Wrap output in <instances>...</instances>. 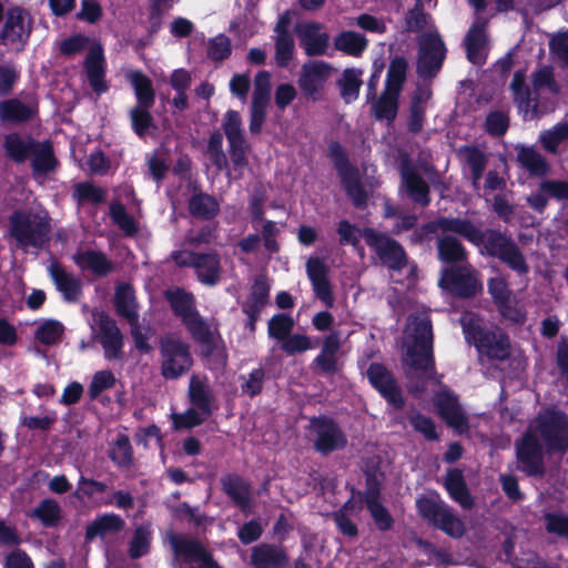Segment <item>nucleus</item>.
I'll list each match as a JSON object with an SVG mask.
<instances>
[{
    "instance_id": "412c9836",
    "label": "nucleus",
    "mask_w": 568,
    "mask_h": 568,
    "mask_svg": "<svg viewBox=\"0 0 568 568\" xmlns=\"http://www.w3.org/2000/svg\"><path fill=\"white\" fill-rule=\"evenodd\" d=\"M221 490L242 513L247 514L252 509V487L248 480L235 473L224 474L220 478Z\"/></svg>"
},
{
    "instance_id": "72a5a7b5",
    "label": "nucleus",
    "mask_w": 568,
    "mask_h": 568,
    "mask_svg": "<svg viewBox=\"0 0 568 568\" xmlns=\"http://www.w3.org/2000/svg\"><path fill=\"white\" fill-rule=\"evenodd\" d=\"M37 114V104H27L17 98L0 101V121L3 123H28L32 121Z\"/></svg>"
},
{
    "instance_id": "c756f323",
    "label": "nucleus",
    "mask_w": 568,
    "mask_h": 568,
    "mask_svg": "<svg viewBox=\"0 0 568 568\" xmlns=\"http://www.w3.org/2000/svg\"><path fill=\"white\" fill-rule=\"evenodd\" d=\"M72 258L80 270L90 271L98 277H105L114 271L113 262L99 250L78 251Z\"/></svg>"
},
{
    "instance_id": "20e7f679",
    "label": "nucleus",
    "mask_w": 568,
    "mask_h": 568,
    "mask_svg": "<svg viewBox=\"0 0 568 568\" xmlns=\"http://www.w3.org/2000/svg\"><path fill=\"white\" fill-rule=\"evenodd\" d=\"M415 505L422 519L434 528L442 530L448 537L459 539L465 535L466 526L464 521L440 498L437 491L419 496Z\"/></svg>"
},
{
    "instance_id": "f257e3e1",
    "label": "nucleus",
    "mask_w": 568,
    "mask_h": 568,
    "mask_svg": "<svg viewBox=\"0 0 568 568\" xmlns=\"http://www.w3.org/2000/svg\"><path fill=\"white\" fill-rule=\"evenodd\" d=\"M437 224L443 233L462 236L475 246H481V254L499 260L517 275H527L529 265L516 241L498 229H478L469 219L438 216Z\"/></svg>"
},
{
    "instance_id": "c85d7f7f",
    "label": "nucleus",
    "mask_w": 568,
    "mask_h": 568,
    "mask_svg": "<svg viewBox=\"0 0 568 568\" xmlns=\"http://www.w3.org/2000/svg\"><path fill=\"white\" fill-rule=\"evenodd\" d=\"M437 258L448 266L468 264V251L462 241L453 235L445 234L436 242Z\"/></svg>"
},
{
    "instance_id": "7ed1b4c3",
    "label": "nucleus",
    "mask_w": 568,
    "mask_h": 568,
    "mask_svg": "<svg viewBox=\"0 0 568 568\" xmlns=\"http://www.w3.org/2000/svg\"><path fill=\"white\" fill-rule=\"evenodd\" d=\"M327 158L353 206L365 209L368 203V193L363 184L361 171L356 164L352 163L346 148L338 141H331L327 144Z\"/></svg>"
},
{
    "instance_id": "37998d69",
    "label": "nucleus",
    "mask_w": 568,
    "mask_h": 568,
    "mask_svg": "<svg viewBox=\"0 0 568 568\" xmlns=\"http://www.w3.org/2000/svg\"><path fill=\"white\" fill-rule=\"evenodd\" d=\"M29 516L38 519L45 528H55L62 520V508L55 499L44 498Z\"/></svg>"
},
{
    "instance_id": "4468645a",
    "label": "nucleus",
    "mask_w": 568,
    "mask_h": 568,
    "mask_svg": "<svg viewBox=\"0 0 568 568\" xmlns=\"http://www.w3.org/2000/svg\"><path fill=\"white\" fill-rule=\"evenodd\" d=\"M366 377L372 387L394 409H402L405 406L402 388L394 374L384 364L371 363L366 371Z\"/></svg>"
},
{
    "instance_id": "473e14b6",
    "label": "nucleus",
    "mask_w": 568,
    "mask_h": 568,
    "mask_svg": "<svg viewBox=\"0 0 568 568\" xmlns=\"http://www.w3.org/2000/svg\"><path fill=\"white\" fill-rule=\"evenodd\" d=\"M113 305L119 317L124 318L129 324L138 322L139 305L133 286L129 283H121L116 286Z\"/></svg>"
},
{
    "instance_id": "603ef678",
    "label": "nucleus",
    "mask_w": 568,
    "mask_h": 568,
    "mask_svg": "<svg viewBox=\"0 0 568 568\" xmlns=\"http://www.w3.org/2000/svg\"><path fill=\"white\" fill-rule=\"evenodd\" d=\"M239 379L242 381V395L254 398L263 392L266 372L263 367H257L252 369L247 375H240Z\"/></svg>"
},
{
    "instance_id": "6ab92c4d",
    "label": "nucleus",
    "mask_w": 568,
    "mask_h": 568,
    "mask_svg": "<svg viewBox=\"0 0 568 568\" xmlns=\"http://www.w3.org/2000/svg\"><path fill=\"white\" fill-rule=\"evenodd\" d=\"M28 12L21 7L9 8L3 12L4 22L0 31V43L3 45L20 44L22 48L31 34L30 23L26 24Z\"/></svg>"
},
{
    "instance_id": "c9c22d12",
    "label": "nucleus",
    "mask_w": 568,
    "mask_h": 568,
    "mask_svg": "<svg viewBox=\"0 0 568 568\" xmlns=\"http://www.w3.org/2000/svg\"><path fill=\"white\" fill-rule=\"evenodd\" d=\"M193 268L199 282L204 285L214 286L221 280V258L216 251L199 252Z\"/></svg>"
},
{
    "instance_id": "774afa93",
    "label": "nucleus",
    "mask_w": 568,
    "mask_h": 568,
    "mask_svg": "<svg viewBox=\"0 0 568 568\" xmlns=\"http://www.w3.org/2000/svg\"><path fill=\"white\" fill-rule=\"evenodd\" d=\"M209 417L197 408L190 407L184 413L173 414L172 420L175 429H191L203 424Z\"/></svg>"
},
{
    "instance_id": "dca6fc26",
    "label": "nucleus",
    "mask_w": 568,
    "mask_h": 568,
    "mask_svg": "<svg viewBox=\"0 0 568 568\" xmlns=\"http://www.w3.org/2000/svg\"><path fill=\"white\" fill-rule=\"evenodd\" d=\"M169 541L176 557L183 558L185 562H199L202 566L191 568H222L212 551L200 539L171 534Z\"/></svg>"
},
{
    "instance_id": "a19ab883",
    "label": "nucleus",
    "mask_w": 568,
    "mask_h": 568,
    "mask_svg": "<svg viewBox=\"0 0 568 568\" xmlns=\"http://www.w3.org/2000/svg\"><path fill=\"white\" fill-rule=\"evenodd\" d=\"M517 162L528 171L529 175L542 178L549 173L547 160L532 146H517Z\"/></svg>"
},
{
    "instance_id": "393cba45",
    "label": "nucleus",
    "mask_w": 568,
    "mask_h": 568,
    "mask_svg": "<svg viewBox=\"0 0 568 568\" xmlns=\"http://www.w3.org/2000/svg\"><path fill=\"white\" fill-rule=\"evenodd\" d=\"M187 189L193 194L187 200L190 215L201 221H212L220 213V203L213 194L203 192L196 182H191Z\"/></svg>"
},
{
    "instance_id": "5fc2aeb1",
    "label": "nucleus",
    "mask_w": 568,
    "mask_h": 568,
    "mask_svg": "<svg viewBox=\"0 0 568 568\" xmlns=\"http://www.w3.org/2000/svg\"><path fill=\"white\" fill-rule=\"evenodd\" d=\"M510 91L514 95V101L520 106L528 108L532 102L531 90L526 84V71L517 70L514 73L513 80L509 85Z\"/></svg>"
},
{
    "instance_id": "bf43d9fd",
    "label": "nucleus",
    "mask_w": 568,
    "mask_h": 568,
    "mask_svg": "<svg viewBox=\"0 0 568 568\" xmlns=\"http://www.w3.org/2000/svg\"><path fill=\"white\" fill-rule=\"evenodd\" d=\"M64 332L63 325L57 320H47L36 331V338L43 345H53L60 342Z\"/></svg>"
},
{
    "instance_id": "e2e57ef3",
    "label": "nucleus",
    "mask_w": 568,
    "mask_h": 568,
    "mask_svg": "<svg viewBox=\"0 0 568 568\" xmlns=\"http://www.w3.org/2000/svg\"><path fill=\"white\" fill-rule=\"evenodd\" d=\"M275 62L280 68H287L294 57L295 43L293 37L276 36L274 39Z\"/></svg>"
},
{
    "instance_id": "9b49d317",
    "label": "nucleus",
    "mask_w": 568,
    "mask_h": 568,
    "mask_svg": "<svg viewBox=\"0 0 568 568\" xmlns=\"http://www.w3.org/2000/svg\"><path fill=\"white\" fill-rule=\"evenodd\" d=\"M537 429L550 453L568 450V415L562 410H549L537 420Z\"/></svg>"
},
{
    "instance_id": "de8ad7c7",
    "label": "nucleus",
    "mask_w": 568,
    "mask_h": 568,
    "mask_svg": "<svg viewBox=\"0 0 568 568\" xmlns=\"http://www.w3.org/2000/svg\"><path fill=\"white\" fill-rule=\"evenodd\" d=\"M221 343L222 347H219L214 335L209 343H199L202 358L211 371H223L227 366L229 355L222 339Z\"/></svg>"
},
{
    "instance_id": "49530a36",
    "label": "nucleus",
    "mask_w": 568,
    "mask_h": 568,
    "mask_svg": "<svg viewBox=\"0 0 568 568\" xmlns=\"http://www.w3.org/2000/svg\"><path fill=\"white\" fill-rule=\"evenodd\" d=\"M408 62L405 57L396 55L390 60L387 69L385 90L402 93L407 79Z\"/></svg>"
},
{
    "instance_id": "2f4dec72",
    "label": "nucleus",
    "mask_w": 568,
    "mask_h": 568,
    "mask_svg": "<svg viewBox=\"0 0 568 568\" xmlns=\"http://www.w3.org/2000/svg\"><path fill=\"white\" fill-rule=\"evenodd\" d=\"M435 405L438 414L448 426L454 428L467 426V417L458 402V397L454 393L449 390L440 392L437 395Z\"/></svg>"
},
{
    "instance_id": "864d4df0",
    "label": "nucleus",
    "mask_w": 568,
    "mask_h": 568,
    "mask_svg": "<svg viewBox=\"0 0 568 568\" xmlns=\"http://www.w3.org/2000/svg\"><path fill=\"white\" fill-rule=\"evenodd\" d=\"M111 460L122 468H129L133 463V449L126 435H119L110 452Z\"/></svg>"
},
{
    "instance_id": "13d9d810",
    "label": "nucleus",
    "mask_w": 568,
    "mask_h": 568,
    "mask_svg": "<svg viewBox=\"0 0 568 568\" xmlns=\"http://www.w3.org/2000/svg\"><path fill=\"white\" fill-rule=\"evenodd\" d=\"M294 327V320L284 313H277L268 321L267 333L268 336L282 342L287 337Z\"/></svg>"
},
{
    "instance_id": "69168bd1",
    "label": "nucleus",
    "mask_w": 568,
    "mask_h": 568,
    "mask_svg": "<svg viewBox=\"0 0 568 568\" xmlns=\"http://www.w3.org/2000/svg\"><path fill=\"white\" fill-rule=\"evenodd\" d=\"M509 129V116L503 111H490L486 115L485 130L490 136L500 138Z\"/></svg>"
},
{
    "instance_id": "a211bd4d",
    "label": "nucleus",
    "mask_w": 568,
    "mask_h": 568,
    "mask_svg": "<svg viewBox=\"0 0 568 568\" xmlns=\"http://www.w3.org/2000/svg\"><path fill=\"white\" fill-rule=\"evenodd\" d=\"M342 347L339 333L331 332L323 338L317 356L311 362L310 369L318 376H334L342 371L343 363L338 358Z\"/></svg>"
},
{
    "instance_id": "2eb2a0df",
    "label": "nucleus",
    "mask_w": 568,
    "mask_h": 568,
    "mask_svg": "<svg viewBox=\"0 0 568 568\" xmlns=\"http://www.w3.org/2000/svg\"><path fill=\"white\" fill-rule=\"evenodd\" d=\"M516 456L521 464L520 469L528 476H545L544 447L535 432L528 429L524 433L523 437L516 442Z\"/></svg>"
},
{
    "instance_id": "58836bf2",
    "label": "nucleus",
    "mask_w": 568,
    "mask_h": 568,
    "mask_svg": "<svg viewBox=\"0 0 568 568\" xmlns=\"http://www.w3.org/2000/svg\"><path fill=\"white\" fill-rule=\"evenodd\" d=\"M165 298L173 314L181 318L182 323L195 315L199 311L195 308L194 295L184 288L178 287L165 292Z\"/></svg>"
},
{
    "instance_id": "338daca9",
    "label": "nucleus",
    "mask_w": 568,
    "mask_h": 568,
    "mask_svg": "<svg viewBox=\"0 0 568 568\" xmlns=\"http://www.w3.org/2000/svg\"><path fill=\"white\" fill-rule=\"evenodd\" d=\"M222 128H223L224 134H225L229 143L245 140V136H244V133L242 130L241 115L237 111L229 110L225 113Z\"/></svg>"
},
{
    "instance_id": "cd10ccee",
    "label": "nucleus",
    "mask_w": 568,
    "mask_h": 568,
    "mask_svg": "<svg viewBox=\"0 0 568 568\" xmlns=\"http://www.w3.org/2000/svg\"><path fill=\"white\" fill-rule=\"evenodd\" d=\"M49 274L64 301L69 303L79 301L82 295V284L77 276L68 273L57 261L52 262L49 266Z\"/></svg>"
},
{
    "instance_id": "f704fd0d",
    "label": "nucleus",
    "mask_w": 568,
    "mask_h": 568,
    "mask_svg": "<svg viewBox=\"0 0 568 568\" xmlns=\"http://www.w3.org/2000/svg\"><path fill=\"white\" fill-rule=\"evenodd\" d=\"M444 487L449 497L460 505L462 508L470 510L475 506L474 498L468 489L463 471L459 468H452L447 471Z\"/></svg>"
},
{
    "instance_id": "1a4fd4ad",
    "label": "nucleus",
    "mask_w": 568,
    "mask_h": 568,
    "mask_svg": "<svg viewBox=\"0 0 568 568\" xmlns=\"http://www.w3.org/2000/svg\"><path fill=\"white\" fill-rule=\"evenodd\" d=\"M438 285L452 296L463 300L473 298L483 290V284L469 263L443 268Z\"/></svg>"
},
{
    "instance_id": "7c9ffc66",
    "label": "nucleus",
    "mask_w": 568,
    "mask_h": 568,
    "mask_svg": "<svg viewBox=\"0 0 568 568\" xmlns=\"http://www.w3.org/2000/svg\"><path fill=\"white\" fill-rule=\"evenodd\" d=\"M31 171L34 178L47 176L54 172L59 161L54 154L53 145L50 140L38 141L29 158Z\"/></svg>"
},
{
    "instance_id": "a878e982",
    "label": "nucleus",
    "mask_w": 568,
    "mask_h": 568,
    "mask_svg": "<svg viewBox=\"0 0 568 568\" xmlns=\"http://www.w3.org/2000/svg\"><path fill=\"white\" fill-rule=\"evenodd\" d=\"M37 139L30 134L10 132L3 136L2 148L8 160L22 164L29 160L33 148L38 145Z\"/></svg>"
},
{
    "instance_id": "e433bc0d",
    "label": "nucleus",
    "mask_w": 568,
    "mask_h": 568,
    "mask_svg": "<svg viewBox=\"0 0 568 568\" xmlns=\"http://www.w3.org/2000/svg\"><path fill=\"white\" fill-rule=\"evenodd\" d=\"M124 519L114 513H106L85 527L84 539L87 542L93 541L95 538L103 539L108 534H116L124 529Z\"/></svg>"
},
{
    "instance_id": "4d7b16f0",
    "label": "nucleus",
    "mask_w": 568,
    "mask_h": 568,
    "mask_svg": "<svg viewBox=\"0 0 568 568\" xmlns=\"http://www.w3.org/2000/svg\"><path fill=\"white\" fill-rule=\"evenodd\" d=\"M190 333L191 337L194 342L199 343H209L210 337L214 335L210 324L200 315L197 312L195 315L190 317L187 321L183 323Z\"/></svg>"
},
{
    "instance_id": "6e6552de",
    "label": "nucleus",
    "mask_w": 568,
    "mask_h": 568,
    "mask_svg": "<svg viewBox=\"0 0 568 568\" xmlns=\"http://www.w3.org/2000/svg\"><path fill=\"white\" fill-rule=\"evenodd\" d=\"M413 347L408 348L407 356L410 366L416 371L435 369L433 323L427 316L418 317L414 322Z\"/></svg>"
},
{
    "instance_id": "0e129e2a",
    "label": "nucleus",
    "mask_w": 568,
    "mask_h": 568,
    "mask_svg": "<svg viewBox=\"0 0 568 568\" xmlns=\"http://www.w3.org/2000/svg\"><path fill=\"white\" fill-rule=\"evenodd\" d=\"M428 14L425 12L423 0H416L405 14V29L408 32H420L427 24Z\"/></svg>"
},
{
    "instance_id": "ea45409f",
    "label": "nucleus",
    "mask_w": 568,
    "mask_h": 568,
    "mask_svg": "<svg viewBox=\"0 0 568 568\" xmlns=\"http://www.w3.org/2000/svg\"><path fill=\"white\" fill-rule=\"evenodd\" d=\"M128 81L130 82L135 95V105H154L156 93L152 80L146 74L140 70L132 71L128 74Z\"/></svg>"
},
{
    "instance_id": "ddd939ff",
    "label": "nucleus",
    "mask_w": 568,
    "mask_h": 568,
    "mask_svg": "<svg viewBox=\"0 0 568 568\" xmlns=\"http://www.w3.org/2000/svg\"><path fill=\"white\" fill-rule=\"evenodd\" d=\"M332 71L333 67L323 60L305 62L297 79V85L303 97L313 102L320 101Z\"/></svg>"
},
{
    "instance_id": "bb28decb",
    "label": "nucleus",
    "mask_w": 568,
    "mask_h": 568,
    "mask_svg": "<svg viewBox=\"0 0 568 568\" xmlns=\"http://www.w3.org/2000/svg\"><path fill=\"white\" fill-rule=\"evenodd\" d=\"M84 70L90 87L97 94L108 91L105 81V59L101 45L92 47L84 60Z\"/></svg>"
},
{
    "instance_id": "4c0bfd02",
    "label": "nucleus",
    "mask_w": 568,
    "mask_h": 568,
    "mask_svg": "<svg viewBox=\"0 0 568 568\" xmlns=\"http://www.w3.org/2000/svg\"><path fill=\"white\" fill-rule=\"evenodd\" d=\"M189 400L203 415L211 416L213 414V392L206 382L199 379L195 375L190 379Z\"/></svg>"
},
{
    "instance_id": "052dcab7",
    "label": "nucleus",
    "mask_w": 568,
    "mask_h": 568,
    "mask_svg": "<svg viewBox=\"0 0 568 568\" xmlns=\"http://www.w3.org/2000/svg\"><path fill=\"white\" fill-rule=\"evenodd\" d=\"M80 202L102 204L106 197V191L93 182H80L75 185L74 194Z\"/></svg>"
},
{
    "instance_id": "0eeeda50",
    "label": "nucleus",
    "mask_w": 568,
    "mask_h": 568,
    "mask_svg": "<svg viewBox=\"0 0 568 568\" xmlns=\"http://www.w3.org/2000/svg\"><path fill=\"white\" fill-rule=\"evenodd\" d=\"M447 48L440 34L424 33L418 42L416 72L423 80H432L440 72L446 59Z\"/></svg>"
},
{
    "instance_id": "f03ea898",
    "label": "nucleus",
    "mask_w": 568,
    "mask_h": 568,
    "mask_svg": "<svg viewBox=\"0 0 568 568\" xmlns=\"http://www.w3.org/2000/svg\"><path fill=\"white\" fill-rule=\"evenodd\" d=\"M459 322L465 339L473 344L479 354L499 362L510 357V341L504 331L486 328L473 313L464 314Z\"/></svg>"
},
{
    "instance_id": "3c124183",
    "label": "nucleus",
    "mask_w": 568,
    "mask_h": 568,
    "mask_svg": "<svg viewBox=\"0 0 568 568\" xmlns=\"http://www.w3.org/2000/svg\"><path fill=\"white\" fill-rule=\"evenodd\" d=\"M407 418L414 430L422 434L426 440L435 442L439 439L436 424L432 417L413 409L408 413Z\"/></svg>"
},
{
    "instance_id": "5701e85b",
    "label": "nucleus",
    "mask_w": 568,
    "mask_h": 568,
    "mask_svg": "<svg viewBox=\"0 0 568 568\" xmlns=\"http://www.w3.org/2000/svg\"><path fill=\"white\" fill-rule=\"evenodd\" d=\"M252 568H288L290 556L282 545L261 542L251 549Z\"/></svg>"
},
{
    "instance_id": "09e8293b",
    "label": "nucleus",
    "mask_w": 568,
    "mask_h": 568,
    "mask_svg": "<svg viewBox=\"0 0 568 568\" xmlns=\"http://www.w3.org/2000/svg\"><path fill=\"white\" fill-rule=\"evenodd\" d=\"M361 75V70L345 69L342 73V78L337 81L341 98L346 104L358 99L359 90L363 84Z\"/></svg>"
},
{
    "instance_id": "680f3d73",
    "label": "nucleus",
    "mask_w": 568,
    "mask_h": 568,
    "mask_svg": "<svg viewBox=\"0 0 568 568\" xmlns=\"http://www.w3.org/2000/svg\"><path fill=\"white\" fill-rule=\"evenodd\" d=\"M151 547V532L144 527H138L129 545L131 559H139L149 554Z\"/></svg>"
},
{
    "instance_id": "c03bdc74",
    "label": "nucleus",
    "mask_w": 568,
    "mask_h": 568,
    "mask_svg": "<svg viewBox=\"0 0 568 568\" xmlns=\"http://www.w3.org/2000/svg\"><path fill=\"white\" fill-rule=\"evenodd\" d=\"M399 93L384 90L373 105V114L376 120L393 123L398 113Z\"/></svg>"
},
{
    "instance_id": "423d86ee",
    "label": "nucleus",
    "mask_w": 568,
    "mask_h": 568,
    "mask_svg": "<svg viewBox=\"0 0 568 568\" xmlns=\"http://www.w3.org/2000/svg\"><path fill=\"white\" fill-rule=\"evenodd\" d=\"M363 239L388 270L400 272L408 265V255L404 246L386 233L364 227Z\"/></svg>"
},
{
    "instance_id": "9d476101",
    "label": "nucleus",
    "mask_w": 568,
    "mask_h": 568,
    "mask_svg": "<svg viewBox=\"0 0 568 568\" xmlns=\"http://www.w3.org/2000/svg\"><path fill=\"white\" fill-rule=\"evenodd\" d=\"M161 373L166 379H175L189 372L193 365L190 345L179 337L166 336L161 339Z\"/></svg>"
},
{
    "instance_id": "4be33fe9",
    "label": "nucleus",
    "mask_w": 568,
    "mask_h": 568,
    "mask_svg": "<svg viewBox=\"0 0 568 568\" xmlns=\"http://www.w3.org/2000/svg\"><path fill=\"white\" fill-rule=\"evenodd\" d=\"M487 288L494 304L504 318L509 320L513 323H523L525 321V314L513 305L511 291L503 277L497 276L489 278Z\"/></svg>"
},
{
    "instance_id": "f8f14e48",
    "label": "nucleus",
    "mask_w": 568,
    "mask_h": 568,
    "mask_svg": "<svg viewBox=\"0 0 568 568\" xmlns=\"http://www.w3.org/2000/svg\"><path fill=\"white\" fill-rule=\"evenodd\" d=\"M310 427L316 435L313 447L317 453L327 456L346 447L347 437L332 417L314 416L310 420Z\"/></svg>"
},
{
    "instance_id": "a18cd8bd",
    "label": "nucleus",
    "mask_w": 568,
    "mask_h": 568,
    "mask_svg": "<svg viewBox=\"0 0 568 568\" xmlns=\"http://www.w3.org/2000/svg\"><path fill=\"white\" fill-rule=\"evenodd\" d=\"M152 108L134 105L129 111L131 129L140 139H144L151 131L156 130L154 118L150 111Z\"/></svg>"
},
{
    "instance_id": "f3484780",
    "label": "nucleus",
    "mask_w": 568,
    "mask_h": 568,
    "mask_svg": "<svg viewBox=\"0 0 568 568\" xmlns=\"http://www.w3.org/2000/svg\"><path fill=\"white\" fill-rule=\"evenodd\" d=\"M399 174L409 200L423 209L429 206L432 203L429 184L416 171L406 153L400 159Z\"/></svg>"
},
{
    "instance_id": "aec40b11",
    "label": "nucleus",
    "mask_w": 568,
    "mask_h": 568,
    "mask_svg": "<svg viewBox=\"0 0 568 568\" xmlns=\"http://www.w3.org/2000/svg\"><path fill=\"white\" fill-rule=\"evenodd\" d=\"M95 321L99 327V342L103 348L105 359H121L124 343L115 320L102 311L97 314Z\"/></svg>"
},
{
    "instance_id": "79ce46f5",
    "label": "nucleus",
    "mask_w": 568,
    "mask_h": 568,
    "mask_svg": "<svg viewBox=\"0 0 568 568\" xmlns=\"http://www.w3.org/2000/svg\"><path fill=\"white\" fill-rule=\"evenodd\" d=\"M334 47L337 51L358 58L367 49L368 40L364 34L347 30L334 38Z\"/></svg>"
},
{
    "instance_id": "6e6d98bb",
    "label": "nucleus",
    "mask_w": 568,
    "mask_h": 568,
    "mask_svg": "<svg viewBox=\"0 0 568 568\" xmlns=\"http://www.w3.org/2000/svg\"><path fill=\"white\" fill-rule=\"evenodd\" d=\"M115 384V375L110 369L95 372L88 388L90 399H98L104 390L113 388Z\"/></svg>"
},
{
    "instance_id": "39448f33",
    "label": "nucleus",
    "mask_w": 568,
    "mask_h": 568,
    "mask_svg": "<svg viewBox=\"0 0 568 568\" xmlns=\"http://www.w3.org/2000/svg\"><path fill=\"white\" fill-rule=\"evenodd\" d=\"M9 221L10 234L22 248L42 250L49 246L51 225L48 219L41 216L31 219L22 211H14Z\"/></svg>"
},
{
    "instance_id": "b1692460",
    "label": "nucleus",
    "mask_w": 568,
    "mask_h": 568,
    "mask_svg": "<svg viewBox=\"0 0 568 568\" xmlns=\"http://www.w3.org/2000/svg\"><path fill=\"white\" fill-rule=\"evenodd\" d=\"M323 26L316 21L298 24L295 29L301 45L307 57H317L326 53L329 45V36L322 32Z\"/></svg>"
},
{
    "instance_id": "8fccbe9b",
    "label": "nucleus",
    "mask_w": 568,
    "mask_h": 568,
    "mask_svg": "<svg viewBox=\"0 0 568 568\" xmlns=\"http://www.w3.org/2000/svg\"><path fill=\"white\" fill-rule=\"evenodd\" d=\"M566 141H568V122H559L539 135L541 146L551 154H558L559 144Z\"/></svg>"
}]
</instances>
